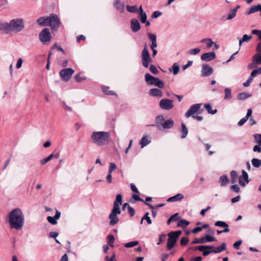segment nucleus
<instances>
[{"label": "nucleus", "instance_id": "obj_1", "mask_svg": "<svg viewBox=\"0 0 261 261\" xmlns=\"http://www.w3.org/2000/svg\"><path fill=\"white\" fill-rule=\"evenodd\" d=\"M8 221L11 229H21L24 223V216L21 210L16 208L12 210L9 214Z\"/></svg>", "mask_w": 261, "mask_h": 261}, {"label": "nucleus", "instance_id": "obj_2", "mask_svg": "<svg viewBox=\"0 0 261 261\" xmlns=\"http://www.w3.org/2000/svg\"><path fill=\"white\" fill-rule=\"evenodd\" d=\"M91 138L93 143L98 146H102L107 145L110 142L111 135L107 132H93Z\"/></svg>", "mask_w": 261, "mask_h": 261}, {"label": "nucleus", "instance_id": "obj_3", "mask_svg": "<svg viewBox=\"0 0 261 261\" xmlns=\"http://www.w3.org/2000/svg\"><path fill=\"white\" fill-rule=\"evenodd\" d=\"M122 198L121 194H118L116 196V200L114 202L113 208L109 216L110 219L109 224L111 226H114L119 222V218L117 215L121 213L120 205L122 204Z\"/></svg>", "mask_w": 261, "mask_h": 261}, {"label": "nucleus", "instance_id": "obj_4", "mask_svg": "<svg viewBox=\"0 0 261 261\" xmlns=\"http://www.w3.org/2000/svg\"><path fill=\"white\" fill-rule=\"evenodd\" d=\"M5 33L9 34L11 32H19L24 28V23L22 18H14L10 22H5Z\"/></svg>", "mask_w": 261, "mask_h": 261}, {"label": "nucleus", "instance_id": "obj_5", "mask_svg": "<svg viewBox=\"0 0 261 261\" xmlns=\"http://www.w3.org/2000/svg\"><path fill=\"white\" fill-rule=\"evenodd\" d=\"M181 233V231L180 230H178L176 231L169 232L168 234L169 239L167 240L166 246L168 250H170L173 248V247L175 245V243L178 237H179Z\"/></svg>", "mask_w": 261, "mask_h": 261}, {"label": "nucleus", "instance_id": "obj_6", "mask_svg": "<svg viewBox=\"0 0 261 261\" xmlns=\"http://www.w3.org/2000/svg\"><path fill=\"white\" fill-rule=\"evenodd\" d=\"M145 80L149 85H154L161 89L164 87V83L162 81L149 73H146L145 75Z\"/></svg>", "mask_w": 261, "mask_h": 261}, {"label": "nucleus", "instance_id": "obj_7", "mask_svg": "<svg viewBox=\"0 0 261 261\" xmlns=\"http://www.w3.org/2000/svg\"><path fill=\"white\" fill-rule=\"evenodd\" d=\"M141 59L142 64L145 68H148L149 63L152 61L149 53L147 45L146 44L144 45L141 53Z\"/></svg>", "mask_w": 261, "mask_h": 261}, {"label": "nucleus", "instance_id": "obj_8", "mask_svg": "<svg viewBox=\"0 0 261 261\" xmlns=\"http://www.w3.org/2000/svg\"><path fill=\"white\" fill-rule=\"evenodd\" d=\"M47 26L50 27L52 30H57L60 27L61 22L58 16L55 14H51L48 17Z\"/></svg>", "mask_w": 261, "mask_h": 261}, {"label": "nucleus", "instance_id": "obj_9", "mask_svg": "<svg viewBox=\"0 0 261 261\" xmlns=\"http://www.w3.org/2000/svg\"><path fill=\"white\" fill-rule=\"evenodd\" d=\"M74 72V70L71 68H68L62 69L60 72V75L61 79L64 82H68L72 75Z\"/></svg>", "mask_w": 261, "mask_h": 261}, {"label": "nucleus", "instance_id": "obj_10", "mask_svg": "<svg viewBox=\"0 0 261 261\" xmlns=\"http://www.w3.org/2000/svg\"><path fill=\"white\" fill-rule=\"evenodd\" d=\"M160 107L164 110H169L174 107L173 100L168 98L162 99L159 102Z\"/></svg>", "mask_w": 261, "mask_h": 261}, {"label": "nucleus", "instance_id": "obj_11", "mask_svg": "<svg viewBox=\"0 0 261 261\" xmlns=\"http://www.w3.org/2000/svg\"><path fill=\"white\" fill-rule=\"evenodd\" d=\"M39 39L43 43L49 42L51 39V34L49 29L45 28L39 34Z\"/></svg>", "mask_w": 261, "mask_h": 261}, {"label": "nucleus", "instance_id": "obj_12", "mask_svg": "<svg viewBox=\"0 0 261 261\" xmlns=\"http://www.w3.org/2000/svg\"><path fill=\"white\" fill-rule=\"evenodd\" d=\"M201 105L202 103H196L192 105L189 110L185 113V117L189 118L193 116L200 109Z\"/></svg>", "mask_w": 261, "mask_h": 261}, {"label": "nucleus", "instance_id": "obj_13", "mask_svg": "<svg viewBox=\"0 0 261 261\" xmlns=\"http://www.w3.org/2000/svg\"><path fill=\"white\" fill-rule=\"evenodd\" d=\"M242 176L239 178V182L241 186L245 187L249 182V177L248 173L244 170L242 171Z\"/></svg>", "mask_w": 261, "mask_h": 261}, {"label": "nucleus", "instance_id": "obj_14", "mask_svg": "<svg viewBox=\"0 0 261 261\" xmlns=\"http://www.w3.org/2000/svg\"><path fill=\"white\" fill-rule=\"evenodd\" d=\"M213 68L208 65L203 64L201 69V75L203 77L208 76L213 73Z\"/></svg>", "mask_w": 261, "mask_h": 261}, {"label": "nucleus", "instance_id": "obj_15", "mask_svg": "<svg viewBox=\"0 0 261 261\" xmlns=\"http://www.w3.org/2000/svg\"><path fill=\"white\" fill-rule=\"evenodd\" d=\"M164 121V117L162 115H158L155 118V123L154 124L148 125V126H156L159 130H162V126Z\"/></svg>", "mask_w": 261, "mask_h": 261}, {"label": "nucleus", "instance_id": "obj_16", "mask_svg": "<svg viewBox=\"0 0 261 261\" xmlns=\"http://www.w3.org/2000/svg\"><path fill=\"white\" fill-rule=\"evenodd\" d=\"M216 58L215 53L214 51L202 54L201 56V59L202 61L208 62Z\"/></svg>", "mask_w": 261, "mask_h": 261}, {"label": "nucleus", "instance_id": "obj_17", "mask_svg": "<svg viewBox=\"0 0 261 261\" xmlns=\"http://www.w3.org/2000/svg\"><path fill=\"white\" fill-rule=\"evenodd\" d=\"M260 12V16L261 17V5L258 4L257 5H254L251 7L248 10L246 11V15H249L251 14L256 13L257 12Z\"/></svg>", "mask_w": 261, "mask_h": 261}, {"label": "nucleus", "instance_id": "obj_18", "mask_svg": "<svg viewBox=\"0 0 261 261\" xmlns=\"http://www.w3.org/2000/svg\"><path fill=\"white\" fill-rule=\"evenodd\" d=\"M130 27L133 32H137L141 28L139 21L136 19H132L130 21Z\"/></svg>", "mask_w": 261, "mask_h": 261}, {"label": "nucleus", "instance_id": "obj_19", "mask_svg": "<svg viewBox=\"0 0 261 261\" xmlns=\"http://www.w3.org/2000/svg\"><path fill=\"white\" fill-rule=\"evenodd\" d=\"M114 6L119 12L122 13L124 11V5L123 3H120V0H115L114 2Z\"/></svg>", "mask_w": 261, "mask_h": 261}, {"label": "nucleus", "instance_id": "obj_20", "mask_svg": "<svg viewBox=\"0 0 261 261\" xmlns=\"http://www.w3.org/2000/svg\"><path fill=\"white\" fill-rule=\"evenodd\" d=\"M151 140L150 138L148 136L146 135L141 138L140 140L139 144L141 145V147L143 148L149 144Z\"/></svg>", "mask_w": 261, "mask_h": 261}, {"label": "nucleus", "instance_id": "obj_21", "mask_svg": "<svg viewBox=\"0 0 261 261\" xmlns=\"http://www.w3.org/2000/svg\"><path fill=\"white\" fill-rule=\"evenodd\" d=\"M174 125V121L172 119H169L165 121L162 126V130L165 129H169L172 128Z\"/></svg>", "mask_w": 261, "mask_h": 261}, {"label": "nucleus", "instance_id": "obj_22", "mask_svg": "<svg viewBox=\"0 0 261 261\" xmlns=\"http://www.w3.org/2000/svg\"><path fill=\"white\" fill-rule=\"evenodd\" d=\"M184 198V195L182 194L178 193L176 195L169 197L167 199V201L168 202H175L177 201L181 200Z\"/></svg>", "mask_w": 261, "mask_h": 261}, {"label": "nucleus", "instance_id": "obj_23", "mask_svg": "<svg viewBox=\"0 0 261 261\" xmlns=\"http://www.w3.org/2000/svg\"><path fill=\"white\" fill-rule=\"evenodd\" d=\"M149 94L153 96H158L161 97L163 96L162 91L157 88L151 89L149 90Z\"/></svg>", "mask_w": 261, "mask_h": 261}, {"label": "nucleus", "instance_id": "obj_24", "mask_svg": "<svg viewBox=\"0 0 261 261\" xmlns=\"http://www.w3.org/2000/svg\"><path fill=\"white\" fill-rule=\"evenodd\" d=\"M252 61L255 65L261 64V54L258 53L255 54L252 58Z\"/></svg>", "mask_w": 261, "mask_h": 261}, {"label": "nucleus", "instance_id": "obj_25", "mask_svg": "<svg viewBox=\"0 0 261 261\" xmlns=\"http://www.w3.org/2000/svg\"><path fill=\"white\" fill-rule=\"evenodd\" d=\"M59 155L56 154L54 155L53 154H50L49 156H48L47 158H45L40 161V164L42 165H45L46 163H47L48 162H49L50 160H51L53 158H58Z\"/></svg>", "mask_w": 261, "mask_h": 261}, {"label": "nucleus", "instance_id": "obj_26", "mask_svg": "<svg viewBox=\"0 0 261 261\" xmlns=\"http://www.w3.org/2000/svg\"><path fill=\"white\" fill-rule=\"evenodd\" d=\"M201 239H202V244L208 243V242H211L216 241V239L215 238H214L213 236H211L207 235V234L202 237Z\"/></svg>", "mask_w": 261, "mask_h": 261}, {"label": "nucleus", "instance_id": "obj_27", "mask_svg": "<svg viewBox=\"0 0 261 261\" xmlns=\"http://www.w3.org/2000/svg\"><path fill=\"white\" fill-rule=\"evenodd\" d=\"M226 245L225 243H222L221 245L216 248L215 249L212 250V252L214 253H219L225 250Z\"/></svg>", "mask_w": 261, "mask_h": 261}, {"label": "nucleus", "instance_id": "obj_28", "mask_svg": "<svg viewBox=\"0 0 261 261\" xmlns=\"http://www.w3.org/2000/svg\"><path fill=\"white\" fill-rule=\"evenodd\" d=\"M48 17H41L38 18L37 22L41 26H47Z\"/></svg>", "mask_w": 261, "mask_h": 261}, {"label": "nucleus", "instance_id": "obj_29", "mask_svg": "<svg viewBox=\"0 0 261 261\" xmlns=\"http://www.w3.org/2000/svg\"><path fill=\"white\" fill-rule=\"evenodd\" d=\"M251 96V94L246 92H242L238 94V98L241 100H244Z\"/></svg>", "mask_w": 261, "mask_h": 261}, {"label": "nucleus", "instance_id": "obj_30", "mask_svg": "<svg viewBox=\"0 0 261 261\" xmlns=\"http://www.w3.org/2000/svg\"><path fill=\"white\" fill-rule=\"evenodd\" d=\"M181 138L182 139H184L185 138L188 134V128H187L186 125L182 123L181 124Z\"/></svg>", "mask_w": 261, "mask_h": 261}, {"label": "nucleus", "instance_id": "obj_31", "mask_svg": "<svg viewBox=\"0 0 261 261\" xmlns=\"http://www.w3.org/2000/svg\"><path fill=\"white\" fill-rule=\"evenodd\" d=\"M221 186L222 187L225 186L229 182L228 178L226 175L221 176L219 179Z\"/></svg>", "mask_w": 261, "mask_h": 261}, {"label": "nucleus", "instance_id": "obj_32", "mask_svg": "<svg viewBox=\"0 0 261 261\" xmlns=\"http://www.w3.org/2000/svg\"><path fill=\"white\" fill-rule=\"evenodd\" d=\"M200 42L202 43H206L207 47L208 48H210L213 45L214 42L212 41V40L210 38H205L202 39Z\"/></svg>", "mask_w": 261, "mask_h": 261}, {"label": "nucleus", "instance_id": "obj_33", "mask_svg": "<svg viewBox=\"0 0 261 261\" xmlns=\"http://www.w3.org/2000/svg\"><path fill=\"white\" fill-rule=\"evenodd\" d=\"M224 93L225 96L224 97V99L227 100V99H230L232 98V94H231V91L230 89L226 88L224 89Z\"/></svg>", "mask_w": 261, "mask_h": 261}, {"label": "nucleus", "instance_id": "obj_34", "mask_svg": "<svg viewBox=\"0 0 261 261\" xmlns=\"http://www.w3.org/2000/svg\"><path fill=\"white\" fill-rule=\"evenodd\" d=\"M190 224V222L187 221L185 219H181L178 221L177 222V226L180 227H186Z\"/></svg>", "mask_w": 261, "mask_h": 261}, {"label": "nucleus", "instance_id": "obj_35", "mask_svg": "<svg viewBox=\"0 0 261 261\" xmlns=\"http://www.w3.org/2000/svg\"><path fill=\"white\" fill-rule=\"evenodd\" d=\"M204 108L209 114H215L217 113V110H212V107L210 103H206L204 105Z\"/></svg>", "mask_w": 261, "mask_h": 261}, {"label": "nucleus", "instance_id": "obj_36", "mask_svg": "<svg viewBox=\"0 0 261 261\" xmlns=\"http://www.w3.org/2000/svg\"><path fill=\"white\" fill-rule=\"evenodd\" d=\"M230 175H231V182L232 184H234L237 182L238 176V173L236 171H232L230 172Z\"/></svg>", "mask_w": 261, "mask_h": 261}, {"label": "nucleus", "instance_id": "obj_37", "mask_svg": "<svg viewBox=\"0 0 261 261\" xmlns=\"http://www.w3.org/2000/svg\"><path fill=\"white\" fill-rule=\"evenodd\" d=\"M251 163L253 166L255 168H259L261 166V160L258 159H252L251 160Z\"/></svg>", "mask_w": 261, "mask_h": 261}, {"label": "nucleus", "instance_id": "obj_38", "mask_svg": "<svg viewBox=\"0 0 261 261\" xmlns=\"http://www.w3.org/2000/svg\"><path fill=\"white\" fill-rule=\"evenodd\" d=\"M236 14H237L236 10L232 9L229 11L228 16L226 19V20L232 19L234 17H235V16H236Z\"/></svg>", "mask_w": 261, "mask_h": 261}, {"label": "nucleus", "instance_id": "obj_39", "mask_svg": "<svg viewBox=\"0 0 261 261\" xmlns=\"http://www.w3.org/2000/svg\"><path fill=\"white\" fill-rule=\"evenodd\" d=\"M126 8L127 11L130 13H136L138 12V9L136 5L130 6L129 5H127L126 6Z\"/></svg>", "mask_w": 261, "mask_h": 261}, {"label": "nucleus", "instance_id": "obj_40", "mask_svg": "<svg viewBox=\"0 0 261 261\" xmlns=\"http://www.w3.org/2000/svg\"><path fill=\"white\" fill-rule=\"evenodd\" d=\"M138 244H139L138 241H132V242H129L127 243H125L124 246L126 248H131V247H134V246L137 245Z\"/></svg>", "mask_w": 261, "mask_h": 261}, {"label": "nucleus", "instance_id": "obj_41", "mask_svg": "<svg viewBox=\"0 0 261 261\" xmlns=\"http://www.w3.org/2000/svg\"><path fill=\"white\" fill-rule=\"evenodd\" d=\"M179 71V66L176 63H174L172 66V72L173 75H176Z\"/></svg>", "mask_w": 261, "mask_h": 261}, {"label": "nucleus", "instance_id": "obj_42", "mask_svg": "<svg viewBox=\"0 0 261 261\" xmlns=\"http://www.w3.org/2000/svg\"><path fill=\"white\" fill-rule=\"evenodd\" d=\"M108 243L111 247H113V243L115 241V237L113 235H109L108 237Z\"/></svg>", "mask_w": 261, "mask_h": 261}, {"label": "nucleus", "instance_id": "obj_43", "mask_svg": "<svg viewBox=\"0 0 261 261\" xmlns=\"http://www.w3.org/2000/svg\"><path fill=\"white\" fill-rule=\"evenodd\" d=\"M261 74V67L257 69H254L252 70V71L251 73V75L252 77H255L257 75L260 74Z\"/></svg>", "mask_w": 261, "mask_h": 261}, {"label": "nucleus", "instance_id": "obj_44", "mask_svg": "<svg viewBox=\"0 0 261 261\" xmlns=\"http://www.w3.org/2000/svg\"><path fill=\"white\" fill-rule=\"evenodd\" d=\"M117 169V166L114 163H109V168L108 172L112 173V172L115 170Z\"/></svg>", "mask_w": 261, "mask_h": 261}, {"label": "nucleus", "instance_id": "obj_45", "mask_svg": "<svg viewBox=\"0 0 261 261\" xmlns=\"http://www.w3.org/2000/svg\"><path fill=\"white\" fill-rule=\"evenodd\" d=\"M215 225L216 226H219L221 227H224L225 226H227V224L226 222L222 221H218L216 222Z\"/></svg>", "mask_w": 261, "mask_h": 261}, {"label": "nucleus", "instance_id": "obj_46", "mask_svg": "<svg viewBox=\"0 0 261 261\" xmlns=\"http://www.w3.org/2000/svg\"><path fill=\"white\" fill-rule=\"evenodd\" d=\"M214 248L213 246L208 245V246H199L198 248V250L199 251H203L206 249H212Z\"/></svg>", "mask_w": 261, "mask_h": 261}, {"label": "nucleus", "instance_id": "obj_47", "mask_svg": "<svg viewBox=\"0 0 261 261\" xmlns=\"http://www.w3.org/2000/svg\"><path fill=\"white\" fill-rule=\"evenodd\" d=\"M256 142L259 145H261V134H255L253 135Z\"/></svg>", "mask_w": 261, "mask_h": 261}, {"label": "nucleus", "instance_id": "obj_48", "mask_svg": "<svg viewBox=\"0 0 261 261\" xmlns=\"http://www.w3.org/2000/svg\"><path fill=\"white\" fill-rule=\"evenodd\" d=\"M47 221L53 225H56L57 223V220L53 217L48 216L47 217Z\"/></svg>", "mask_w": 261, "mask_h": 261}, {"label": "nucleus", "instance_id": "obj_49", "mask_svg": "<svg viewBox=\"0 0 261 261\" xmlns=\"http://www.w3.org/2000/svg\"><path fill=\"white\" fill-rule=\"evenodd\" d=\"M200 51V49L198 48H195L192 49H191L189 51V54L193 55H196L198 54Z\"/></svg>", "mask_w": 261, "mask_h": 261}, {"label": "nucleus", "instance_id": "obj_50", "mask_svg": "<svg viewBox=\"0 0 261 261\" xmlns=\"http://www.w3.org/2000/svg\"><path fill=\"white\" fill-rule=\"evenodd\" d=\"M166 234H162L159 236V242L157 243L158 245H160L161 243L165 241Z\"/></svg>", "mask_w": 261, "mask_h": 261}, {"label": "nucleus", "instance_id": "obj_51", "mask_svg": "<svg viewBox=\"0 0 261 261\" xmlns=\"http://www.w3.org/2000/svg\"><path fill=\"white\" fill-rule=\"evenodd\" d=\"M147 36L151 42L156 41V36L154 34L148 33Z\"/></svg>", "mask_w": 261, "mask_h": 261}, {"label": "nucleus", "instance_id": "obj_52", "mask_svg": "<svg viewBox=\"0 0 261 261\" xmlns=\"http://www.w3.org/2000/svg\"><path fill=\"white\" fill-rule=\"evenodd\" d=\"M252 38V36L251 35H248L246 34H245L243 36L242 38H241L242 41L244 42H248L249 41L251 38Z\"/></svg>", "mask_w": 261, "mask_h": 261}, {"label": "nucleus", "instance_id": "obj_53", "mask_svg": "<svg viewBox=\"0 0 261 261\" xmlns=\"http://www.w3.org/2000/svg\"><path fill=\"white\" fill-rule=\"evenodd\" d=\"M140 19L142 23H144L147 20V15L146 13H141L140 14Z\"/></svg>", "mask_w": 261, "mask_h": 261}, {"label": "nucleus", "instance_id": "obj_54", "mask_svg": "<svg viewBox=\"0 0 261 261\" xmlns=\"http://www.w3.org/2000/svg\"><path fill=\"white\" fill-rule=\"evenodd\" d=\"M150 71L153 74H157L159 71L155 66L151 65L149 68Z\"/></svg>", "mask_w": 261, "mask_h": 261}, {"label": "nucleus", "instance_id": "obj_55", "mask_svg": "<svg viewBox=\"0 0 261 261\" xmlns=\"http://www.w3.org/2000/svg\"><path fill=\"white\" fill-rule=\"evenodd\" d=\"M102 91L106 94L107 95H114L115 94V92L113 91L108 90V88H103L102 89Z\"/></svg>", "mask_w": 261, "mask_h": 261}, {"label": "nucleus", "instance_id": "obj_56", "mask_svg": "<svg viewBox=\"0 0 261 261\" xmlns=\"http://www.w3.org/2000/svg\"><path fill=\"white\" fill-rule=\"evenodd\" d=\"M189 242V239L187 237H182L180 240V245L181 246H185Z\"/></svg>", "mask_w": 261, "mask_h": 261}, {"label": "nucleus", "instance_id": "obj_57", "mask_svg": "<svg viewBox=\"0 0 261 261\" xmlns=\"http://www.w3.org/2000/svg\"><path fill=\"white\" fill-rule=\"evenodd\" d=\"M253 77H252L250 75V76L248 79L247 81L243 83V86L246 87L249 86L252 81Z\"/></svg>", "mask_w": 261, "mask_h": 261}, {"label": "nucleus", "instance_id": "obj_58", "mask_svg": "<svg viewBox=\"0 0 261 261\" xmlns=\"http://www.w3.org/2000/svg\"><path fill=\"white\" fill-rule=\"evenodd\" d=\"M242 241L241 240L238 241L234 242L233 244V247L236 249H239L240 246L242 244Z\"/></svg>", "mask_w": 261, "mask_h": 261}, {"label": "nucleus", "instance_id": "obj_59", "mask_svg": "<svg viewBox=\"0 0 261 261\" xmlns=\"http://www.w3.org/2000/svg\"><path fill=\"white\" fill-rule=\"evenodd\" d=\"M230 189L236 193H238L240 191V188L237 185H234L231 186Z\"/></svg>", "mask_w": 261, "mask_h": 261}, {"label": "nucleus", "instance_id": "obj_60", "mask_svg": "<svg viewBox=\"0 0 261 261\" xmlns=\"http://www.w3.org/2000/svg\"><path fill=\"white\" fill-rule=\"evenodd\" d=\"M247 117H243L242 119H241L238 123V125L239 126H242L248 120Z\"/></svg>", "mask_w": 261, "mask_h": 261}, {"label": "nucleus", "instance_id": "obj_61", "mask_svg": "<svg viewBox=\"0 0 261 261\" xmlns=\"http://www.w3.org/2000/svg\"><path fill=\"white\" fill-rule=\"evenodd\" d=\"M107 181L109 184H111L112 181V173L108 172V175L106 177Z\"/></svg>", "mask_w": 261, "mask_h": 261}, {"label": "nucleus", "instance_id": "obj_62", "mask_svg": "<svg viewBox=\"0 0 261 261\" xmlns=\"http://www.w3.org/2000/svg\"><path fill=\"white\" fill-rule=\"evenodd\" d=\"M128 213L130 214V216H134L135 214V210L133 207H131L130 206H128L127 208Z\"/></svg>", "mask_w": 261, "mask_h": 261}, {"label": "nucleus", "instance_id": "obj_63", "mask_svg": "<svg viewBox=\"0 0 261 261\" xmlns=\"http://www.w3.org/2000/svg\"><path fill=\"white\" fill-rule=\"evenodd\" d=\"M162 12L160 11H154L152 15V17L154 18H158V17L162 15Z\"/></svg>", "mask_w": 261, "mask_h": 261}, {"label": "nucleus", "instance_id": "obj_64", "mask_svg": "<svg viewBox=\"0 0 261 261\" xmlns=\"http://www.w3.org/2000/svg\"><path fill=\"white\" fill-rule=\"evenodd\" d=\"M260 146H261V145H259L258 144V145H255L253 149V151L260 152H261Z\"/></svg>", "mask_w": 261, "mask_h": 261}]
</instances>
